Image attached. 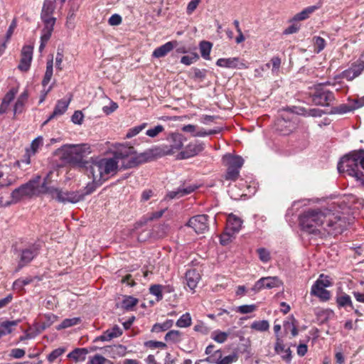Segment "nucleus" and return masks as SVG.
Returning <instances> with one entry per match:
<instances>
[{"label":"nucleus","mask_w":364,"mask_h":364,"mask_svg":"<svg viewBox=\"0 0 364 364\" xmlns=\"http://www.w3.org/2000/svg\"><path fill=\"white\" fill-rule=\"evenodd\" d=\"M161 155L159 148L150 149L142 153H136L135 149L130 146H121L114 153V158L97 157L104 181H107L110 175H114L118 168L119 161L121 160V167L129 169L138 166L140 164L152 161L155 156Z\"/></svg>","instance_id":"f257e3e1"},{"label":"nucleus","mask_w":364,"mask_h":364,"mask_svg":"<svg viewBox=\"0 0 364 364\" xmlns=\"http://www.w3.org/2000/svg\"><path fill=\"white\" fill-rule=\"evenodd\" d=\"M299 225L303 230L315 235H320L321 229L328 235H336L342 233L347 226L344 217L318 209H309L302 213L299 216Z\"/></svg>","instance_id":"f03ea898"},{"label":"nucleus","mask_w":364,"mask_h":364,"mask_svg":"<svg viewBox=\"0 0 364 364\" xmlns=\"http://www.w3.org/2000/svg\"><path fill=\"white\" fill-rule=\"evenodd\" d=\"M339 173H346L364 186V151H353L343 156L338 164Z\"/></svg>","instance_id":"7ed1b4c3"},{"label":"nucleus","mask_w":364,"mask_h":364,"mask_svg":"<svg viewBox=\"0 0 364 364\" xmlns=\"http://www.w3.org/2000/svg\"><path fill=\"white\" fill-rule=\"evenodd\" d=\"M48 176L44 178L41 186H39V176L31 179L27 183L22 184L18 188H15L11 193V203H17L24 198H31L34 196H38L45 194L46 181ZM10 204V203H9Z\"/></svg>","instance_id":"20e7f679"},{"label":"nucleus","mask_w":364,"mask_h":364,"mask_svg":"<svg viewBox=\"0 0 364 364\" xmlns=\"http://www.w3.org/2000/svg\"><path fill=\"white\" fill-rule=\"evenodd\" d=\"M62 151V158L66 161L83 164L82 159L91 153V147L88 144H67L63 146Z\"/></svg>","instance_id":"39448f33"},{"label":"nucleus","mask_w":364,"mask_h":364,"mask_svg":"<svg viewBox=\"0 0 364 364\" xmlns=\"http://www.w3.org/2000/svg\"><path fill=\"white\" fill-rule=\"evenodd\" d=\"M45 194H48L52 199L60 203H76L83 200L81 191H68L62 188L48 186L46 181Z\"/></svg>","instance_id":"423d86ee"},{"label":"nucleus","mask_w":364,"mask_h":364,"mask_svg":"<svg viewBox=\"0 0 364 364\" xmlns=\"http://www.w3.org/2000/svg\"><path fill=\"white\" fill-rule=\"evenodd\" d=\"M297 117L294 109H284L275 122L274 127L277 132L282 135H288L296 127Z\"/></svg>","instance_id":"0eeeda50"},{"label":"nucleus","mask_w":364,"mask_h":364,"mask_svg":"<svg viewBox=\"0 0 364 364\" xmlns=\"http://www.w3.org/2000/svg\"><path fill=\"white\" fill-rule=\"evenodd\" d=\"M228 169L225 174V179L230 181H236L240 174V170L242 168L244 160L240 156H226Z\"/></svg>","instance_id":"6e6552de"},{"label":"nucleus","mask_w":364,"mask_h":364,"mask_svg":"<svg viewBox=\"0 0 364 364\" xmlns=\"http://www.w3.org/2000/svg\"><path fill=\"white\" fill-rule=\"evenodd\" d=\"M335 100L333 92L325 89L321 85H318L312 95V101L316 105L328 107Z\"/></svg>","instance_id":"1a4fd4ad"},{"label":"nucleus","mask_w":364,"mask_h":364,"mask_svg":"<svg viewBox=\"0 0 364 364\" xmlns=\"http://www.w3.org/2000/svg\"><path fill=\"white\" fill-rule=\"evenodd\" d=\"M239 359L237 352H232L231 354L223 357V351L221 350H215L213 355L207 357L203 361L215 363V364H232L236 363Z\"/></svg>","instance_id":"9d476101"},{"label":"nucleus","mask_w":364,"mask_h":364,"mask_svg":"<svg viewBox=\"0 0 364 364\" xmlns=\"http://www.w3.org/2000/svg\"><path fill=\"white\" fill-rule=\"evenodd\" d=\"M283 285V282L278 277H264L257 280L253 287L252 291L257 293L264 289H271L279 287Z\"/></svg>","instance_id":"9b49d317"},{"label":"nucleus","mask_w":364,"mask_h":364,"mask_svg":"<svg viewBox=\"0 0 364 364\" xmlns=\"http://www.w3.org/2000/svg\"><path fill=\"white\" fill-rule=\"evenodd\" d=\"M216 65L220 68L228 69H247L249 68L247 62L239 57L232 58H221L218 59L215 63Z\"/></svg>","instance_id":"f8f14e48"},{"label":"nucleus","mask_w":364,"mask_h":364,"mask_svg":"<svg viewBox=\"0 0 364 364\" xmlns=\"http://www.w3.org/2000/svg\"><path fill=\"white\" fill-rule=\"evenodd\" d=\"M38 246L36 245H32L26 248L22 249L19 255V261L16 272L29 264L38 255Z\"/></svg>","instance_id":"ddd939ff"},{"label":"nucleus","mask_w":364,"mask_h":364,"mask_svg":"<svg viewBox=\"0 0 364 364\" xmlns=\"http://www.w3.org/2000/svg\"><path fill=\"white\" fill-rule=\"evenodd\" d=\"M193 228L197 234H203L208 230V216L207 215H197L191 218L186 224Z\"/></svg>","instance_id":"4468645a"},{"label":"nucleus","mask_w":364,"mask_h":364,"mask_svg":"<svg viewBox=\"0 0 364 364\" xmlns=\"http://www.w3.org/2000/svg\"><path fill=\"white\" fill-rule=\"evenodd\" d=\"M199 188L196 184H187L183 183L176 190L169 191L166 197L169 199L180 198L189 195Z\"/></svg>","instance_id":"2eb2a0df"},{"label":"nucleus","mask_w":364,"mask_h":364,"mask_svg":"<svg viewBox=\"0 0 364 364\" xmlns=\"http://www.w3.org/2000/svg\"><path fill=\"white\" fill-rule=\"evenodd\" d=\"M99 163L97 158H91L90 161H85L83 162V166L85 168L86 173L89 177L98 181L104 182L102 175H100V170L97 168Z\"/></svg>","instance_id":"dca6fc26"},{"label":"nucleus","mask_w":364,"mask_h":364,"mask_svg":"<svg viewBox=\"0 0 364 364\" xmlns=\"http://www.w3.org/2000/svg\"><path fill=\"white\" fill-rule=\"evenodd\" d=\"M167 139L170 143V149L164 152L166 154H171L183 147V141L186 140V138L182 134L171 133Z\"/></svg>","instance_id":"f3484780"},{"label":"nucleus","mask_w":364,"mask_h":364,"mask_svg":"<svg viewBox=\"0 0 364 364\" xmlns=\"http://www.w3.org/2000/svg\"><path fill=\"white\" fill-rule=\"evenodd\" d=\"M204 149V144L196 142L188 144L185 149L179 154L181 159H189L196 156Z\"/></svg>","instance_id":"a211bd4d"},{"label":"nucleus","mask_w":364,"mask_h":364,"mask_svg":"<svg viewBox=\"0 0 364 364\" xmlns=\"http://www.w3.org/2000/svg\"><path fill=\"white\" fill-rule=\"evenodd\" d=\"M70 99L60 100L57 102L53 113L48 117V118L43 122V125H46L48 122L55 118L58 116L63 114L69 106Z\"/></svg>","instance_id":"6ab92c4d"},{"label":"nucleus","mask_w":364,"mask_h":364,"mask_svg":"<svg viewBox=\"0 0 364 364\" xmlns=\"http://www.w3.org/2000/svg\"><path fill=\"white\" fill-rule=\"evenodd\" d=\"M178 45L177 41H171L166 43L165 44L157 47L152 53V57L160 58L166 56L169 52L175 48Z\"/></svg>","instance_id":"aec40b11"},{"label":"nucleus","mask_w":364,"mask_h":364,"mask_svg":"<svg viewBox=\"0 0 364 364\" xmlns=\"http://www.w3.org/2000/svg\"><path fill=\"white\" fill-rule=\"evenodd\" d=\"M364 70V62L362 61L356 65H353L350 68L344 70L342 73L343 78L347 80H353L356 77L359 76Z\"/></svg>","instance_id":"412c9836"},{"label":"nucleus","mask_w":364,"mask_h":364,"mask_svg":"<svg viewBox=\"0 0 364 364\" xmlns=\"http://www.w3.org/2000/svg\"><path fill=\"white\" fill-rule=\"evenodd\" d=\"M43 23V28L41 31V36L44 41H49L53 31L54 26L56 21L55 18H41Z\"/></svg>","instance_id":"4be33fe9"},{"label":"nucleus","mask_w":364,"mask_h":364,"mask_svg":"<svg viewBox=\"0 0 364 364\" xmlns=\"http://www.w3.org/2000/svg\"><path fill=\"white\" fill-rule=\"evenodd\" d=\"M311 295L316 296L321 301H327L331 299V292L325 287L314 284L311 288Z\"/></svg>","instance_id":"5701e85b"},{"label":"nucleus","mask_w":364,"mask_h":364,"mask_svg":"<svg viewBox=\"0 0 364 364\" xmlns=\"http://www.w3.org/2000/svg\"><path fill=\"white\" fill-rule=\"evenodd\" d=\"M336 303L338 309L350 308L354 309V306L350 296L345 292L337 293L336 296Z\"/></svg>","instance_id":"b1692460"},{"label":"nucleus","mask_w":364,"mask_h":364,"mask_svg":"<svg viewBox=\"0 0 364 364\" xmlns=\"http://www.w3.org/2000/svg\"><path fill=\"white\" fill-rule=\"evenodd\" d=\"M186 284L191 289H194L200 279V274L196 269H189L185 275Z\"/></svg>","instance_id":"393cba45"},{"label":"nucleus","mask_w":364,"mask_h":364,"mask_svg":"<svg viewBox=\"0 0 364 364\" xmlns=\"http://www.w3.org/2000/svg\"><path fill=\"white\" fill-rule=\"evenodd\" d=\"M57 0H45L43 4L41 18H54L53 11L55 9V3Z\"/></svg>","instance_id":"a878e982"},{"label":"nucleus","mask_w":364,"mask_h":364,"mask_svg":"<svg viewBox=\"0 0 364 364\" xmlns=\"http://www.w3.org/2000/svg\"><path fill=\"white\" fill-rule=\"evenodd\" d=\"M122 334V330L117 325L113 328L107 329L97 339L102 341H108L112 338H117Z\"/></svg>","instance_id":"bb28decb"},{"label":"nucleus","mask_w":364,"mask_h":364,"mask_svg":"<svg viewBox=\"0 0 364 364\" xmlns=\"http://www.w3.org/2000/svg\"><path fill=\"white\" fill-rule=\"evenodd\" d=\"M359 108V105H357L355 102L353 104H341L338 106L332 108V114H343L346 113L350 112L356 109Z\"/></svg>","instance_id":"cd10ccee"},{"label":"nucleus","mask_w":364,"mask_h":364,"mask_svg":"<svg viewBox=\"0 0 364 364\" xmlns=\"http://www.w3.org/2000/svg\"><path fill=\"white\" fill-rule=\"evenodd\" d=\"M294 109L296 114H301L305 117H321L324 114V112L322 109L318 108L306 109L305 108L301 107H294Z\"/></svg>","instance_id":"c85d7f7f"},{"label":"nucleus","mask_w":364,"mask_h":364,"mask_svg":"<svg viewBox=\"0 0 364 364\" xmlns=\"http://www.w3.org/2000/svg\"><path fill=\"white\" fill-rule=\"evenodd\" d=\"M88 353V350L85 348H76L70 353H69L67 357L69 359H72L75 362L83 361L86 358V355Z\"/></svg>","instance_id":"c756f323"},{"label":"nucleus","mask_w":364,"mask_h":364,"mask_svg":"<svg viewBox=\"0 0 364 364\" xmlns=\"http://www.w3.org/2000/svg\"><path fill=\"white\" fill-rule=\"evenodd\" d=\"M319 8L318 6H311L305 8L301 12L296 14L291 21H298L307 19L309 16Z\"/></svg>","instance_id":"7c9ffc66"},{"label":"nucleus","mask_w":364,"mask_h":364,"mask_svg":"<svg viewBox=\"0 0 364 364\" xmlns=\"http://www.w3.org/2000/svg\"><path fill=\"white\" fill-rule=\"evenodd\" d=\"M20 320L14 321H5L0 323V331L4 336L11 333L13 331V328L16 326Z\"/></svg>","instance_id":"2f4dec72"},{"label":"nucleus","mask_w":364,"mask_h":364,"mask_svg":"<svg viewBox=\"0 0 364 364\" xmlns=\"http://www.w3.org/2000/svg\"><path fill=\"white\" fill-rule=\"evenodd\" d=\"M242 223V220L233 215H230L228 219V227L232 231V233L240 231Z\"/></svg>","instance_id":"473e14b6"},{"label":"nucleus","mask_w":364,"mask_h":364,"mask_svg":"<svg viewBox=\"0 0 364 364\" xmlns=\"http://www.w3.org/2000/svg\"><path fill=\"white\" fill-rule=\"evenodd\" d=\"M213 44L206 41H203L199 44V49L201 56L205 60H210V54L212 49Z\"/></svg>","instance_id":"72a5a7b5"},{"label":"nucleus","mask_w":364,"mask_h":364,"mask_svg":"<svg viewBox=\"0 0 364 364\" xmlns=\"http://www.w3.org/2000/svg\"><path fill=\"white\" fill-rule=\"evenodd\" d=\"M53 73V57L48 60L46 63V70L42 80V85L46 87L51 80Z\"/></svg>","instance_id":"f704fd0d"},{"label":"nucleus","mask_w":364,"mask_h":364,"mask_svg":"<svg viewBox=\"0 0 364 364\" xmlns=\"http://www.w3.org/2000/svg\"><path fill=\"white\" fill-rule=\"evenodd\" d=\"M230 334V330H228L227 332L217 330L212 333L211 338L218 343H223L227 341Z\"/></svg>","instance_id":"c9c22d12"},{"label":"nucleus","mask_w":364,"mask_h":364,"mask_svg":"<svg viewBox=\"0 0 364 364\" xmlns=\"http://www.w3.org/2000/svg\"><path fill=\"white\" fill-rule=\"evenodd\" d=\"M173 325V321L172 319H167L162 323H156L151 328L152 332L159 333L165 331L171 328Z\"/></svg>","instance_id":"e433bc0d"},{"label":"nucleus","mask_w":364,"mask_h":364,"mask_svg":"<svg viewBox=\"0 0 364 364\" xmlns=\"http://www.w3.org/2000/svg\"><path fill=\"white\" fill-rule=\"evenodd\" d=\"M81 321L80 318L74 317L72 318H65L64 319L60 324L56 326V329L58 331L65 329L71 326H74L80 323Z\"/></svg>","instance_id":"4c0bfd02"},{"label":"nucleus","mask_w":364,"mask_h":364,"mask_svg":"<svg viewBox=\"0 0 364 364\" xmlns=\"http://www.w3.org/2000/svg\"><path fill=\"white\" fill-rule=\"evenodd\" d=\"M103 182L98 181L92 179V182H90L87 184V186L85 187L84 190H80L82 191V193L83 194V198L85 196L90 195L92 193H93L96 188L101 186Z\"/></svg>","instance_id":"58836bf2"},{"label":"nucleus","mask_w":364,"mask_h":364,"mask_svg":"<svg viewBox=\"0 0 364 364\" xmlns=\"http://www.w3.org/2000/svg\"><path fill=\"white\" fill-rule=\"evenodd\" d=\"M181 333L179 331L171 330L168 331L164 337V339L166 342H172L174 343H178L181 341Z\"/></svg>","instance_id":"ea45409f"},{"label":"nucleus","mask_w":364,"mask_h":364,"mask_svg":"<svg viewBox=\"0 0 364 364\" xmlns=\"http://www.w3.org/2000/svg\"><path fill=\"white\" fill-rule=\"evenodd\" d=\"M192 319L189 313L183 314L176 321V325L179 328H186L191 325Z\"/></svg>","instance_id":"a19ab883"},{"label":"nucleus","mask_w":364,"mask_h":364,"mask_svg":"<svg viewBox=\"0 0 364 364\" xmlns=\"http://www.w3.org/2000/svg\"><path fill=\"white\" fill-rule=\"evenodd\" d=\"M269 324L267 320L255 321L251 324V328L257 331L263 332L269 329Z\"/></svg>","instance_id":"79ce46f5"},{"label":"nucleus","mask_w":364,"mask_h":364,"mask_svg":"<svg viewBox=\"0 0 364 364\" xmlns=\"http://www.w3.org/2000/svg\"><path fill=\"white\" fill-rule=\"evenodd\" d=\"M138 303V299L131 296H127L122 302V307L126 310H131Z\"/></svg>","instance_id":"37998d69"},{"label":"nucleus","mask_w":364,"mask_h":364,"mask_svg":"<svg viewBox=\"0 0 364 364\" xmlns=\"http://www.w3.org/2000/svg\"><path fill=\"white\" fill-rule=\"evenodd\" d=\"M191 70L193 73L191 77L200 82H203L205 79L208 73V70L206 69L192 68Z\"/></svg>","instance_id":"c03bdc74"},{"label":"nucleus","mask_w":364,"mask_h":364,"mask_svg":"<svg viewBox=\"0 0 364 364\" xmlns=\"http://www.w3.org/2000/svg\"><path fill=\"white\" fill-rule=\"evenodd\" d=\"M149 292L151 294L156 296L157 301L163 299V291L161 289V284H153L149 287Z\"/></svg>","instance_id":"a18cd8bd"},{"label":"nucleus","mask_w":364,"mask_h":364,"mask_svg":"<svg viewBox=\"0 0 364 364\" xmlns=\"http://www.w3.org/2000/svg\"><path fill=\"white\" fill-rule=\"evenodd\" d=\"M199 59V55L196 53H191L189 55H184L181 58V63L186 65H191Z\"/></svg>","instance_id":"49530a36"},{"label":"nucleus","mask_w":364,"mask_h":364,"mask_svg":"<svg viewBox=\"0 0 364 364\" xmlns=\"http://www.w3.org/2000/svg\"><path fill=\"white\" fill-rule=\"evenodd\" d=\"M146 123H143L140 125L129 129L126 134V138L130 139L135 136L139 133H140L146 127Z\"/></svg>","instance_id":"de8ad7c7"},{"label":"nucleus","mask_w":364,"mask_h":364,"mask_svg":"<svg viewBox=\"0 0 364 364\" xmlns=\"http://www.w3.org/2000/svg\"><path fill=\"white\" fill-rule=\"evenodd\" d=\"M66 349L65 348H58L53 350L50 354L48 355L47 359L50 363H53L58 357L62 355Z\"/></svg>","instance_id":"09e8293b"},{"label":"nucleus","mask_w":364,"mask_h":364,"mask_svg":"<svg viewBox=\"0 0 364 364\" xmlns=\"http://www.w3.org/2000/svg\"><path fill=\"white\" fill-rule=\"evenodd\" d=\"M108 363L109 360L100 354H95L89 358V364H108Z\"/></svg>","instance_id":"8fccbe9b"},{"label":"nucleus","mask_w":364,"mask_h":364,"mask_svg":"<svg viewBox=\"0 0 364 364\" xmlns=\"http://www.w3.org/2000/svg\"><path fill=\"white\" fill-rule=\"evenodd\" d=\"M43 139L42 136H38L33 139L31 144V148L28 149L30 153L34 155L38 151V148L43 145Z\"/></svg>","instance_id":"3c124183"},{"label":"nucleus","mask_w":364,"mask_h":364,"mask_svg":"<svg viewBox=\"0 0 364 364\" xmlns=\"http://www.w3.org/2000/svg\"><path fill=\"white\" fill-rule=\"evenodd\" d=\"M257 306L255 304L242 305L237 307L236 311L242 314H246L255 311L257 309Z\"/></svg>","instance_id":"603ef678"},{"label":"nucleus","mask_w":364,"mask_h":364,"mask_svg":"<svg viewBox=\"0 0 364 364\" xmlns=\"http://www.w3.org/2000/svg\"><path fill=\"white\" fill-rule=\"evenodd\" d=\"M314 44H315V48L314 51L316 53H319L321 51H322L325 46H326V41L325 40L320 37V36H316L314 38Z\"/></svg>","instance_id":"864d4df0"},{"label":"nucleus","mask_w":364,"mask_h":364,"mask_svg":"<svg viewBox=\"0 0 364 364\" xmlns=\"http://www.w3.org/2000/svg\"><path fill=\"white\" fill-rule=\"evenodd\" d=\"M31 58L21 56L20 63L18 66V69L23 72L28 71L31 67Z\"/></svg>","instance_id":"5fc2aeb1"},{"label":"nucleus","mask_w":364,"mask_h":364,"mask_svg":"<svg viewBox=\"0 0 364 364\" xmlns=\"http://www.w3.org/2000/svg\"><path fill=\"white\" fill-rule=\"evenodd\" d=\"M18 90L17 87H12L11 89H10L9 91L4 97L2 102H5L6 104L10 105V102L13 101L16 95L18 93Z\"/></svg>","instance_id":"6e6d98bb"},{"label":"nucleus","mask_w":364,"mask_h":364,"mask_svg":"<svg viewBox=\"0 0 364 364\" xmlns=\"http://www.w3.org/2000/svg\"><path fill=\"white\" fill-rule=\"evenodd\" d=\"M314 284H318V286L323 287L325 288L331 286L329 277L323 274L319 276L318 279Z\"/></svg>","instance_id":"4d7b16f0"},{"label":"nucleus","mask_w":364,"mask_h":364,"mask_svg":"<svg viewBox=\"0 0 364 364\" xmlns=\"http://www.w3.org/2000/svg\"><path fill=\"white\" fill-rule=\"evenodd\" d=\"M220 132V129H210L208 131L205 130L204 129H200L198 131H196L195 134V137H204L208 135H213L218 134Z\"/></svg>","instance_id":"13d9d810"},{"label":"nucleus","mask_w":364,"mask_h":364,"mask_svg":"<svg viewBox=\"0 0 364 364\" xmlns=\"http://www.w3.org/2000/svg\"><path fill=\"white\" fill-rule=\"evenodd\" d=\"M164 130V127L161 124H159V125L154 127V128L147 129L146 132V134L147 136H149V137L154 138V137L156 136L162 132Z\"/></svg>","instance_id":"bf43d9fd"},{"label":"nucleus","mask_w":364,"mask_h":364,"mask_svg":"<svg viewBox=\"0 0 364 364\" xmlns=\"http://www.w3.org/2000/svg\"><path fill=\"white\" fill-rule=\"evenodd\" d=\"M63 59V50L58 48L55 56V68L56 70L61 71L63 70L62 63Z\"/></svg>","instance_id":"052dcab7"},{"label":"nucleus","mask_w":364,"mask_h":364,"mask_svg":"<svg viewBox=\"0 0 364 364\" xmlns=\"http://www.w3.org/2000/svg\"><path fill=\"white\" fill-rule=\"evenodd\" d=\"M259 259L263 262H267L270 259L269 252L265 248H259L257 250Z\"/></svg>","instance_id":"680f3d73"},{"label":"nucleus","mask_w":364,"mask_h":364,"mask_svg":"<svg viewBox=\"0 0 364 364\" xmlns=\"http://www.w3.org/2000/svg\"><path fill=\"white\" fill-rule=\"evenodd\" d=\"M194 331L196 332H199L203 335H206L209 333L210 329L208 326L205 325V323L202 321L198 322L193 328Z\"/></svg>","instance_id":"e2e57ef3"},{"label":"nucleus","mask_w":364,"mask_h":364,"mask_svg":"<svg viewBox=\"0 0 364 364\" xmlns=\"http://www.w3.org/2000/svg\"><path fill=\"white\" fill-rule=\"evenodd\" d=\"M145 346L151 348H165L166 347V344L165 343L156 341H146L145 343Z\"/></svg>","instance_id":"0e129e2a"},{"label":"nucleus","mask_w":364,"mask_h":364,"mask_svg":"<svg viewBox=\"0 0 364 364\" xmlns=\"http://www.w3.org/2000/svg\"><path fill=\"white\" fill-rule=\"evenodd\" d=\"M285 350L283 340L279 336H277V341L274 345V350L276 353L282 354Z\"/></svg>","instance_id":"69168bd1"},{"label":"nucleus","mask_w":364,"mask_h":364,"mask_svg":"<svg viewBox=\"0 0 364 364\" xmlns=\"http://www.w3.org/2000/svg\"><path fill=\"white\" fill-rule=\"evenodd\" d=\"M83 114L81 111L77 110L74 112L71 117V120L74 124H81L83 121Z\"/></svg>","instance_id":"338daca9"},{"label":"nucleus","mask_w":364,"mask_h":364,"mask_svg":"<svg viewBox=\"0 0 364 364\" xmlns=\"http://www.w3.org/2000/svg\"><path fill=\"white\" fill-rule=\"evenodd\" d=\"M33 47L30 45H26L22 48L21 56L31 58H33Z\"/></svg>","instance_id":"774afa93"}]
</instances>
